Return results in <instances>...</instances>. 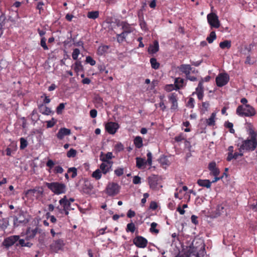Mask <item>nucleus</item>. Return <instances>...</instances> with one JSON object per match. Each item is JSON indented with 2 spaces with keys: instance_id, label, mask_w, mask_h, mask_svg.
I'll use <instances>...</instances> for the list:
<instances>
[{
  "instance_id": "nucleus-52",
  "label": "nucleus",
  "mask_w": 257,
  "mask_h": 257,
  "mask_svg": "<svg viewBox=\"0 0 257 257\" xmlns=\"http://www.w3.org/2000/svg\"><path fill=\"white\" fill-rule=\"evenodd\" d=\"M46 39L45 37H42L40 41V45L45 50L49 49L47 45H46Z\"/></svg>"
},
{
  "instance_id": "nucleus-18",
  "label": "nucleus",
  "mask_w": 257,
  "mask_h": 257,
  "mask_svg": "<svg viewBox=\"0 0 257 257\" xmlns=\"http://www.w3.org/2000/svg\"><path fill=\"white\" fill-rule=\"evenodd\" d=\"M203 80L199 81L197 87L196 88V92L199 100H201L204 96V88L203 86Z\"/></svg>"
},
{
  "instance_id": "nucleus-2",
  "label": "nucleus",
  "mask_w": 257,
  "mask_h": 257,
  "mask_svg": "<svg viewBox=\"0 0 257 257\" xmlns=\"http://www.w3.org/2000/svg\"><path fill=\"white\" fill-rule=\"evenodd\" d=\"M236 113L240 116L252 117L255 114V110L249 104L240 105L237 107Z\"/></svg>"
},
{
  "instance_id": "nucleus-9",
  "label": "nucleus",
  "mask_w": 257,
  "mask_h": 257,
  "mask_svg": "<svg viewBox=\"0 0 257 257\" xmlns=\"http://www.w3.org/2000/svg\"><path fill=\"white\" fill-rule=\"evenodd\" d=\"M207 19L211 28L217 29L220 27V24L218 17L215 13H211L207 15Z\"/></svg>"
},
{
  "instance_id": "nucleus-3",
  "label": "nucleus",
  "mask_w": 257,
  "mask_h": 257,
  "mask_svg": "<svg viewBox=\"0 0 257 257\" xmlns=\"http://www.w3.org/2000/svg\"><path fill=\"white\" fill-rule=\"evenodd\" d=\"M46 186L55 194L59 195L65 193L66 192V185L62 183L54 182L46 183Z\"/></svg>"
},
{
  "instance_id": "nucleus-5",
  "label": "nucleus",
  "mask_w": 257,
  "mask_h": 257,
  "mask_svg": "<svg viewBox=\"0 0 257 257\" xmlns=\"http://www.w3.org/2000/svg\"><path fill=\"white\" fill-rule=\"evenodd\" d=\"M13 218L15 227L26 224L28 222V220L25 217L24 212L22 211H20L17 215L13 216Z\"/></svg>"
},
{
  "instance_id": "nucleus-10",
  "label": "nucleus",
  "mask_w": 257,
  "mask_h": 257,
  "mask_svg": "<svg viewBox=\"0 0 257 257\" xmlns=\"http://www.w3.org/2000/svg\"><path fill=\"white\" fill-rule=\"evenodd\" d=\"M229 80V76L227 73L219 74L215 79L216 85L218 87L225 85Z\"/></svg>"
},
{
  "instance_id": "nucleus-32",
  "label": "nucleus",
  "mask_w": 257,
  "mask_h": 257,
  "mask_svg": "<svg viewBox=\"0 0 257 257\" xmlns=\"http://www.w3.org/2000/svg\"><path fill=\"white\" fill-rule=\"evenodd\" d=\"M40 112L45 115H49L51 113V109L48 107L41 104L39 106Z\"/></svg>"
},
{
  "instance_id": "nucleus-23",
  "label": "nucleus",
  "mask_w": 257,
  "mask_h": 257,
  "mask_svg": "<svg viewBox=\"0 0 257 257\" xmlns=\"http://www.w3.org/2000/svg\"><path fill=\"white\" fill-rule=\"evenodd\" d=\"M71 134L70 129L65 127L61 128L57 134V137L59 140H62L65 136H69Z\"/></svg>"
},
{
  "instance_id": "nucleus-38",
  "label": "nucleus",
  "mask_w": 257,
  "mask_h": 257,
  "mask_svg": "<svg viewBox=\"0 0 257 257\" xmlns=\"http://www.w3.org/2000/svg\"><path fill=\"white\" fill-rule=\"evenodd\" d=\"M74 70L76 72L83 71V67L81 64V62L79 61H77L74 65Z\"/></svg>"
},
{
  "instance_id": "nucleus-61",
  "label": "nucleus",
  "mask_w": 257,
  "mask_h": 257,
  "mask_svg": "<svg viewBox=\"0 0 257 257\" xmlns=\"http://www.w3.org/2000/svg\"><path fill=\"white\" fill-rule=\"evenodd\" d=\"M44 5V4L43 2H39L37 4V9L39 10V14H41V11H43L44 9L43 8V6Z\"/></svg>"
},
{
  "instance_id": "nucleus-45",
  "label": "nucleus",
  "mask_w": 257,
  "mask_h": 257,
  "mask_svg": "<svg viewBox=\"0 0 257 257\" xmlns=\"http://www.w3.org/2000/svg\"><path fill=\"white\" fill-rule=\"evenodd\" d=\"M158 224L156 222H152L151 224V228H150V231L152 233H155L157 234L159 232V230L156 229Z\"/></svg>"
},
{
  "instance_id": "nucleus-34",
  "label": "nucleus",
  "mask_w": 257,
  "mask_h": 257,
  "mask_svg": "<svg viewBox=\"0 0 257 257\" xmlns=\"http://www.w3.org/2000/svg\"><path fill=\"white\" fill-rule=\"evenodd\" d=\"M184 79L178 77L175 80V85L177 89H179L182 88L184 86Z\"/></svg>"
},
{
  "instance_id": "nucleus-40",
  "label": "nucleus",
  "mask_w": 257,
  "mask_h": 257,
  "mask_svg": "<svg viewBox=\"0 0 257 257\" xmlns=\"http://www.w3.org/2000/svg\"><path fill=\"white\" fill-rule=\"evenodd\" d=\"M150 63L151 67L154 69H158L160 67V63L157 62V59L155 58H152L150 59Z\"/></svg>"
},
{
  "instance_id": "nucleus-43",
  "label": "nucleus",
  "mask_w": 257,
  "mask_h": 257,
  "mask_svg": "<svg viewBox=\"0 0 257 257\" xmlns=\"http://www.w3.org/2000/svg\"><path fill=\"white\" fill-rule=\"evenodd\" d=\"M99 17L98 11H91L87 13V17L89 19H96Z\"/></svg>"
},
{
  "instance_id": "nucleus-16",
  "label": "nucleus",
  "mask_w": 257,
  "mask_h": 257,
  "mask_svg": "<svg viewBox=\"0 0 257 257\" xmlns=\"http://www.w3.org/2000/svg\"><path fill=\"white\" fill-rule=\"evenodd\" d=\"M226 214V209L223 204L218 205L216 209L212 212L211 216L213 218H216L219 216Z\"/></svg>"
},
{
  "instance_id": "nucleus-60",
  "label": "nucleus",
  "mask_w": 257,
  "mask_h": 257,
  "mask_svg": "<svg viewBox=\"0 0 257 257\" xmlns=\"http://www.w3.org/2000/svg\"><path fill=\"white\" fill-rule=\"evenodd\" d=\"M114 148L118 152H120L124 149L123 145L121 143L116 144L115 145Z\"/></svg>"
},
{
  "instance_id": "nucleus-22",
  "label": "nucleus",
  "mask_w": 257,
  "mask_h": 257,
  "mask_svg": "<svg viewBox=\"0 0 257 257\" xmlns=\"http://www.w3.org/2000/svg\"><path fill=\"white\" fill-rule=\"evenodd\" d=\"M178 69L182 73L185 74L186 77L190 74V72L192 71V67L189 64H181L178 67Z\"/></svg>"
},
{
  "instance_id": "nucleus-62",
  "label": "nucleus",
  "mask_w": 257,
  "mask_h": 257,
  "mask_svg": "<svg viewBox=\"0 0 257 257\" xmlns=\"http://www.w3.org/2000/svg\"><path fill=\"white\" fill-rule=\"evenodd\" d=\"M136 215V213L134 211L132 210V209L128 210V211L127 212L126 215L127 217L129 218H131L133 217H134Z\"/></svg>"
},
{
  "instance_id": "nucleus-47",
  "label": "nucleus",
  "mask_w": 257,
  "mask_h": 257,
  "mask_svg": "<svg viewBox=\"0 0 257 257\" xmlns=\"http://www.w3.org/2000/svg\"><path fill=\"white\" fill-rule=\"evenodd\" d=\"M28 146V142L27 140L24 138H21L20 139V148L21 150L24 149L26 148Z\"/></svg>"
},
{
  "instance_id": "nucleus-11",
  "label": "nucleus",
  "mask_w": 257,
  "mask_h": 257,
  "mask_svg": "<svg viewBox=\"0 0 257 257\" xmlns=\"http://www.w3.org/2000/svg\"><path fill=\"white\" fill-rule=\"evenodd\" d=\"M54 162L51 159H49L48 161L46 162V166L49 168V169L48 170V172L49 173L51 172V169H52L54 168V169L53 170V172L54 174H62L64 172V169L62 168V167L60 166H56L55 167H54L55 165Z\"/></svg>"
},
{
  "instance_id": "nucleus-24",
  "label": "nucleus",
  "mask_w": 257,
  "mask_h": 257,
  "mask_svg": "<svg viewBox=\"0 0 257 257\" xmlns=\"http://www.w3.org/2000/svg\"><path fill=\"white\" fill-rule=\"evenodd\" d=\"M159 50V42L155 40L153 42V45H150L148 49V52L149 54H155Z\"/></svg>"
},
{
  "instance_id": "nucleus-8",
  "label": "nucleus",
  "mask_w": 257,
  "mask_h": 257,
  "mask_svg": "<svg viewBox=\"0 0 257 257\" xmlns=\"http://www.w3.org/2000/svg\"><path fill=\"white\" fill-rule=\"evenodd\" d=\"M42 194V190L34 188L28 190L25 193V196L28 199L34 200V199H38Z\"/></svg>"
},
{
  "instance_id": "nucleus-48",
  "label": "nucleus",
  "mask_w": 257,
  "mask_h": 257,
  "mask_svg": "<svg viewBox=\"0 0 257 257\" xmlns=\"http://www.w3.org/2000/svg\"><path fill=\"white\" fill-rule=\"evenodd\" d=\"M77 169L75 167L70 168L68 169V171H67L68 173H70L71 172L72 173V174L71 175V177L72 178H74L77 176Z\"/></svg>"
},
{
  "instance_id": "nucleus-29",
  "label": "nucleus",
  "mask_w": 257,
  "mask_h": 257,
  "mask_svg": "<svg viewBox=\"0 0 257 257\" xmlns=\"http://www.w3.org/2000/svg\"><path fill=\"white\" fill-rule=\"evenodd\" d=\"M92 189L93 186L92 185L88 183V181H86L83 186L82 191L86 194H89Z\"/></svg>"
},
{
  "instance_id": "nucleus-4",
  "label": "nucleus",
  "mask_w": 257,
  "mask_h": 257,
  "mask_svg": "<svg viewBox=\"0 0 257 257\" xmlns=\"http://www.w3.org/2000/svg\"><path fill=\"white\" fill-rule=\"evenodd\" d=\"M120 186L116 183H109L105 189L106 193L109 196H114L119 193Z\"/></svg>"
},
{
  "instance_id": "nucleus-56",
  "label": "nucleus",
  "mask_w": 257,
  "mask_h": 257,
  "mask_svg": "<svg viewBox=\"0 0 257 257\" xmlns=\"http://www.w3.org/2000/svg\"><path fill=\"white\" fill-rule=\"evenodd\" d=\"M147 160L146 161L149 166H151L152 164V154L151 152H148V153L147 154Z\"/></svg>"
},
{
  "instance_id": "nucleus-30",
  "label": "nucleus",
  "mask_w": 257,
  "mask_h": 257,
  "mask_svg": "<svg viewBox=\"0 0 257 257\" xmlns=\"http://www.w3.org/2000/svg\"><path fill=\"white\" fill-rule=\"evenodd\" d=\"M102 153H101V155L100 157V160L102 161L103 162L105 163H110L112 162L109 160L113 158L114 157L113 156L112 153L111 152L107 153L103 157H102Z\"/></svg>"
},
{
  "instance_id": "nucleus-12",
  "label": "nucleus",
  "mask_w": 257,
  "mask_h": 257,
  "mask_svg": "<svg viewBox=\"0 0 257 257\" xmlns=\"http://www.w3.org/2000/svg\"><path fill=\"white\" fill-rule=\"evenodd\" d=\"M19 239V235H12L6 237L3 242V245L8 249L16 243Z\"/></svg>"
},
{
  "instance_id": "nucleus-26",
  "label": "nucleus",
  "mask_w": 257,
  "mask_h": 257,
  "mask_svg": "<svg viewBox=\"0 0 257 257\" xmlns=\"http://www.w3.org/2000/svg\"><path fill=\"white\" fill-rule=\"evenodd\" d=\"M216 113L213 112L211 113L210 116L208 119H206V124L208 126H213L215 124Z\"/></svg>"
},
{
  "instance_id": "nucleus-31",
  "label": "nucleus",
  "mask_w": 257,
  "mask_h": 257,
  "mask_svg": "<svg viewBox=\"0 0 257 257\" xmlns=\"http://www.w3.org/2000/svg\"><path fill=\"white\" fill-rule=\"evenodd\" d=\"M147 164L145 159L137 157L136 158V167L141 169L143 168V167Z\"/></svg>"
},
{
  "instance_id": "nucleus-6",
  "label": "nucleus",
  "mask_w": 257,
  "mask_h": 257,
  "mask_svg": "<svg viewBox=\"0 0 257 257\" xmlns=\"http://www.w3.org/2000/svg\"><path fill=\"white\" fill-rule=\"evenodd\" d=\"M117 27H121L122 32L128 35L133 33L135 31V28L132 26V24H130L127 21H118L116 22Z\"/></svg>"
},
{
  "instance_id": "nucleus-15",
  "label": "nucleus",
  "mask_w": 257,
  "mask_h": 257,
  "mask_svg": "<svg viewBox=\"0 0 257 257\" xmlns=\"http://www.w3.org/2000/svg\"><path fill=\"white\" fill-rule=\"evenodd\" d=\"M177 94L176 93H170L168 95L169 101L172 103L171 109L172 110H176L178 108V97Z\"/></svg>"
},
{
  "instance_id": "nucleus-33",
  "label": "nucleus",
  "mask_w": 257,
  "mask_h": 257,
  "mask_svg": "<svg viewBox=\"0 0 257 257\" xmlns=\"http://www.w3.org/2000/svg\"><path fill=\"white\" fill-rule=\"evenodd\" d=\"M134 143L137 148H142L143 146L142 138L140 136L136 137L134 140Z\"/></svg>"
},
{
  "instance_id": "nucleus-28",
  "label": "nucleus",
  "mask_w": 257,
  "mask_h": 257,
  "mask_svg": "<svg viewBox=\"0 0 257 257\" xmlns=\"http://www.w3.org/2000/svg\"><path fill=\"white\" fill-rule=\"evenodd\" d=\"M109 48L108 45H101L99 46L97 50V54L99 56L104 55Z\"/></svg>"
},
{
  "instance_id": "nucleus-46",
  "label": "nucleus",
  "mask_w": 257,
  "mask_h": 257,
  "mask_svg": "<svg viewBox=\"0 0 257 257\" xmlns=\"http://www.w3.org/2000/svg\"><path fill=\"white\" fill-rule=\"evenodd\" d=\"M186 138V135L183 133H181L174 138V140L177 142H180L182 141L185 140Z\"/></svg>"
},
{
  "instance_id": "nucleus-37",
  "label": "nucleus",
  "mask_w": 257,
  "mask_h": 257,
  "mask_svg": "<svg viewBox=\"0 0 257 257\" xmlns=\"http://www.w3.org/2000/svg\"><path fill=\"white\" fill-rule=\"evenodd\" d=\"M127 35L123 33L122 32L119 34H116V40L117 42L118 43H122L123 42H124L126 39V37H127Z\"/></svg>"
},
{
  "instance_id": "nucleus-57",
  "label": "nucleus",
  "mask_w": 257,
  "mask_h": 257,
  "mask_svg": "<svg viewBox=\"0 0 257 257\" xmlns=\"http://www.w3.org/2000/svg\"><path fill=\"white\" fill-rule=\"evenodd\" d=\"M98 69L99 70L100 72L102 73L104 72L106 75L108 73V70L106 69V67L104 65H98Z\"/></svg>"
},
{
  "instance_id": "nucleus-39",
  "label": "nucleus",
  "mask_w": 257,
  "mask_h": 257,
  "mask_svg": "<svg viewBox=\"0 0 257 257\" xmlns=\"http://www.w3.org/2000/svg\"><path fill=\"white\" fill-rule=\"evenodd\" d=\"M136 229V227L135 226L134 223L131 222L127 224L125 230L127 232H131L132 233H134Z\"/></svg>"
},
{
  "instance_id": "nucleus-63",
  "label": "nucleus",
  "mask_w": 257,
  "mask_h": 257,
  "mask_svg": "<svg viewBox=\"0 0 257 257\" xmlns=\"http://www.w3.org/2000/svg\"><path fill=\"white\" fill-rule=\"evenodd\" d=\"M194 99L192 97H190L187 102V105L190 108H193L194 107Z\"/></svg>"
},
{
  "instance_id": "nucleus-25",
  "label": "nucleus",
  "mask_w": 257,
  "mask_h": 257,
  "mask_svg": "<svg viewBox=\"0 0 257 257\" xmlns=\"http://www.w3.org/2000/svg\"><path fill=\"white\" fill-rule=\"evenodd\" d=\"M59 204L61 206V209H66L70 208V201H68V199L66 196H64L63 198L61 199L59 201Z\"/></svg>"
},
{
  "instance_id": "nucleus-1",
  "label": "nucleus",
  "mask_w": 257,
  "mask_h": 257,
  "mask_svg": "<svg viewBox=\"0 0 257 257\" xmlns=\"http://www.w3.org/2000/svg\"><path fill=\"white\" fill-rule=\"evenodd\" d=\"M250 138L244 140L242 142L239 151L241 152L242 150L246 151H253L257 147V133L252 130L250 131Z\"/></svg>"
},
{
  "instance_id": "nucleus-50",
  "label": "nucleus",
  "mask_w": 257,
  "mask_h": 257,
  "mask_svg": "<svg viewBox=\"0 0 257 257\" xmlns=\"http://www.w3.org/2000/svg\"><path fill=\"white\" fill-rule=\"evenodd\" d=\"M80 53V50L78 48H75L73 50V53L72 54V57L73 59L74 60H77Z\"/></svg>"
},
{
  "instance_id": "nucleus-14",
  "label": "nucleus",
  "mask_w": 257,
  "mask_h": 257,
  "mask_svg": "<svg viewBox=\"0 0 257 257\" xmlns=\"http://www.w3.org/2000/svg\"><path fill=\"white\" fill-rule=\"evenodd\" d=\"M134 244L138 247L145 248L148 244V240L142 236H137L133 239Z\"/></svg>"
},
{
  "instance_id": "nucleus-55",
  "label": "nucleus",
  "mask_w": 257,
  "mask_h": 257,
  "mask_svg": "<svg viewBox=\"0 0 257 257\" xmlns=\"http://www.w3.org/2000/svg\"><path fill=\"white\" fill-rule=\"evenodd\" d=\"M56 122V121L55 120L54 118H52L50 120L47 121V127L50 128L54 126Z\"/></svg>"
},
{
  "instance_id": "nucleus-58",
  "label": "nucleus",
  "mask_w": 257,
  "mask_h": 257,
  "mask_svg": "<svg viewBox=\"0 0 257 257\" xmlns=\"http://www.w3.org/2000/svg\"><path fill=\"white\" fill-rule=\"evenodd\" d=\"M114 174L118 177L121 176L123 174V169L119 168L114 170Z\"/></svg>"
},
{
  "instance_id": "nucleus-13",
  "label": "nucleus",
  "mask_w": 257,
  "mask_h": 257,
  "mask_svg": "<svg viewBox=\"0 0 257 257\" xmlns=\"http://www.w3.org/2000/svg\"><path fill=\"white\" fill-rule=\"evenodd\" d=\"M119 128V125L117 122L109 121L105 123V130L109 134L114 135Z\"/></svg>"
},
{
  "instance_id": "nucleus-35",
  "label": "nucleus",
  "mask_w": 257,
  "mask_h": 257,
  "mask_svg": "<svg viewBox=\"0 0 257 257\" xmlns=\"http://www.w3.org/2000/svg\"><path fill=\"white\" fill-rule=\"evenodd\" d=\"M231 42L230 40H225L219 43V47L222 49H224L225 48L229 49L231 48Z\"/></svg>"
},
{
  "instance_id": "nucleus-19",
  "label": "nucleus",
  "mask_w": 257,
  "mask_h": 257,
  "mask_svg": "<svg viewBox=\"0 0 257 257\" xmlns=\"http://www.w3.org/2000/svg\"><path fill=\"white\" fill-rule=\"evenodd\" d=\"M113 164V162L110 163H102L99 166V170L101 171L103 174H106L111 170V167Z\"/></svg>"
},
{
  "instance_id": "nucleus-7",
  "label": "nucleus",
  "mask_w": 257,
  "mask_h": 257,
  "mask_svg": "<svg viewBox=\"0 0 257 257\" xmlns=\"http://www.w3.org/2000/svg\"><path fill=\"white\" fill-rule=\"evenodd\" d=\"M162 178L157 175H152L148 178V183L150 188L152 190H156L158 186L161 184Z\"/></svg>"
},
{
  "instance_id": "nucleus-64",
  "label": "nucleus",
  "mask_w": 257,
  "mask_h": 257,
  "mask_svg": "<svg viewBox=\"0 0 257 257\" xmlns=\"http://www.w3.org/2000/svg\"><path fill=\"white\" fill-rule=\"evenodd\" d=\"M133 182L135 184H140L141 182V178L138 176H136L134 177Z\"/></svg>"
},
{
  "instance_id": "nucleus-54",
  "label": "nucleus",
  "mask_w": 257,
  "mask_h": 257,
  "mask_svg": "<svg viewBox=\"0 0 257 257\" xmlns=\"http://www.w3.org/2000/svg\"><path fill=\"white\" fill-rule=\"evenodd\" d=\"M86 62L89 63L91 66H94L96 64V61L91 57L87 56L86 58Z\"/></svg>"
},
{
  "instance_id": "nucleus-51",
  "label": "nucleus",
  "mask_w": 257,
  "mask_h": 257,
  "mask_svg": "<svg viewBox=\"0 0 257 257\" xmlns=\"http://www.w3.org/2000/svg\"><path fill=\"white\" fill-rule=\"evenodd\" d=\"M224 126L226 128H230L229 132L231 133H234V130L233 128V124L232 122H229L228 121H226L224 123Z\"/></svg>"
},
{
  "instance_id": "nucleus-27",
  "label": "nucleus",
  "mask_w": 257,
  "mask_h": 257,
  "mask_svg": "<svg viewBox=\"0 0 257 257\" xmlns=\"http://www.w3.org/2000/svg\"><path fill=\"white\" fill-rule=\"evenodd\" d=\"M197 183L199 186L207 188H210L212 184V182L209 180L207 179H199L197 180Z\"/></svg>"
},
{
  "instance_id": "nucleus-44",
  "label": "nucleus",
  "mask_w": 257,
  "mask_h": 257,
  "mask_svg": "<svg viewBox=\"0 0 257 257\" xmlns=\"http://www.w3.org/2000/svg\"><path fill=\"white\" fill-rule=\"evenodd\" d=\"M243 154L242 153H238L235 152L234 154H232L231 156L229 157H227L226 160L228 162L230 161L233 159H236L238 157V156H242Z\"/></svg>"
},
{
  "instance_id": "nucleus-49",
  "label": "nucleus",
  "mask_w": 257,
  "mask_h": 257,
  "mask_svg": "<svg viewBox=\"0 0 257 257\" xmlns=\"http://www.w3.org/2000/svg\"><path fill=\"white\" fill-rule=\"evenodd\" d=\"M77 152L74 149H70L67 153V156L68 158H73L76 155Z\"/></svg>"
},
{
  "instance_id": "nucleus-53",
  "label": "nucleus",
  "mask_w": 257,
  "mask_h": 257,
  "mask_svg": "<svg viewBox=\"0 0 257 257\" xmlns=\"http://www.w3.org/2000/svg\"><path fill=\"white\" fill-rule=\"evenodd\" d=\"M65 103H61L59 104V105L57 106L56 108V112L57 114H61L62 112V110L65 108Z\"/></svg>"
},
{
  "instance_id": "nucleus-21",
  "label": "nucleus",
  "mask_w": 257,
  "mask_h": 257,
  "mask_svg": "<svg viewBox=\"0 0 257 257\" xmlns=\"http://www.w3.org/2000/svg\"><path fill=\"white\" fill-rule=\"evenodd\" d=\"M64 245L63 241L62 239H58L55 241L52 244L50 245V247L52 250L55 252H57L58 250L60 249Z\"/></svg>"
},
{
  "instance_id": "nucleus-41",
  "label": "nucleus",
  "mask_w": 257,
  "mask_h": 257,
  "mask_svg": "<svg viewBox=\"0 0 257 257\" xmlns=\"http://www.w3.org/2000/svg\"><path fill=\"white\" fill-rule=\"evenodd\" d=\"M216 39V35L215 31H212L209 35L207 37L206 40L211 44Z\"/></svg>"
},
{
  "instance_id": "nucleus-20",
  "label": "nucleus",
  "mask_w": 257,
  "mask_h": 257,
  "mask_svg": "<svg viewBox=\"0 0 257 257\" xmlns=\"http://www.w3.org/2000/svg\"><path fill=\"white\" fill-rule=\"evenodd\" d=\"M208 168L210 171V175L213 176H218L219 175V169L216 167V164L215 162H210Z\"/></svg>"
},
{
  "instance_id": "nucleus-36",
  "label": "nucleus",
  "mask_w": 257,
  "mask_h": 257,
  "mask_svg": "<svg viewBox=\"0 0 257 257\" xmlns=\"http://www.w3.org/2000/svg\"><path fill=\"white\" fill-rule=\"evenodd\" d=\"M210 106V104L208 101L202 102V106L200 108V111L202 114L205 113L208 110Z\"/></svg>"
},
{
  "instance_id": "nucleus-59",
  "label": "nucleus",
  "mask_w": 257,
  "mask_h": 257,
  "mask_svg": "<svg viewBox=\"0 0 257 257\" xmlns=\"http://www.w3.org/2000/svg\"><path fill=\"white\" fill-rule=\"evenodd\" d=\"M56 209L58 210L59 212L62 214L63 213H65L66 215H68L69 214V211L70 210V209H61L59 206L56 207Z\"/></svg>"
},
{
  "instance_id": "nucleus-42",
  "label": "nucleus",
  "mask_w": 257,
  "mask_h": 257,
  "mask_svg": "<svg viewBox=\"0 0 257 257\" xmlns=\"http://www.w3.org/2000/svg\"><path fill=\"white\" fill-rule=\"evenodd\" d=\"M102 172L99 169H96L92 174V177L96 180H98L101 178Z\"/></svg>"
},
{
  "instance_id": "nucleus-17",
  "label": "nucleus",
  "mask_w": 257,
  "mask_h": 257,
  "mask_svg": "<svg viewBox=\"0 0 257 257\" xmlns=\"http://www.w3.org/2000/svg\"><path fill=\"white\" fill-rule=\"evenodd\" d=\"M38 232V228H32L30 227L27 228L26 231V239L27 240L32 239L34 238Z\"/></svg>"
}]
</instances>
